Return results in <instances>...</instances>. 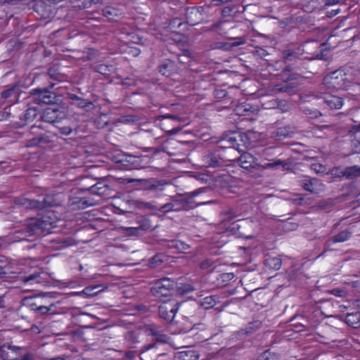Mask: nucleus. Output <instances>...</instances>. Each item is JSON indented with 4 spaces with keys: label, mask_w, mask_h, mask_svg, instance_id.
<instances>
[{
    "label": "nucleus",
    "mask_w": 360,
    "mask_h": 360,
    "mask_svg": "<svg viewBox=\"0 0 360 360\" xmlns=\"http://www.w3.org/2000/svg\"><path fill=\"white\" fill-rule=\"evenodd\" d=\"M23 305L37 315L57 314L56 303L46 294H38L23 299Z\"/></svg>",
    "instance_id": "f257e3e1"
},
{
    "label": "nucleus",
    "mask_w": 360,
    "mask_h": 360,
    "mask_svg": "<svg viewBox=\"0 0 360 360\" xmlns=\"http://www.w3.org/2000/svg\"><path fill=\"white\" fill-rule=\"evenodd\" d=\"M352 81L347 73L342 69L336 70L326 75L323 79V85L326 91L348 90Z\"/></svg>",
    "instance_id": "f03ea898"
},
{
    "label": "nucleus",
    "mask_w": 360,
    "mask_h": 360,
    "mask_svg": "<svg viewBox=\"0 0 360 360\" xmlns=\"http://www.w3.org/2000/svg\"><path fill=\"white\" fill-rule=\"evenodd\" d=\"M233 151L234 148L231 147H226L224 149L217 150L204 155L202 161L208 167L222 168L228 165L226 164L227 162L233 160V159H231L227 155L228 153Z\"/></svg>",
    "instance_id": "7ed1b4c3"
},
{
    "label": "nucleus",
    "mask_w": 360,
    "mask_h": 360,
    "mask_svg": "<svg viewBox=\"0 0 360 360\" xmlns=\"http://www.w3.org/2000/svg\"><path fill=\"white\" fill-rule=\"evenodd\" d=\"M175 286L174 280L163 277L153 282L150 292L153 297L158 299L167 297L173 295Z\"/></svg>",
    "instance_id": "20e7f679"
},
{
    "label": "nucleus",
    "mask_w": 360,
    "mask_h": 360,
    "mask_svg": "<svg viewBox=\"0 0 360 360\" xmlns=\"http://www.w3.org/2000/svg\"><path fill=\"white\" fill-rule=\"evenodd\" d=\"M180 307L179 302L175 298H169L162 302L158 307V314L161 319L171 323L174 321Z\"/></svg>",
    "instance_id": "39448f33"
},
{
    "label": "nucleus",
    "mask_w": 360,
    "mask_h": 360,
    "mask_svg": "<svg viewBox=\"0 0 360 360\" xmlns=\"http://www.w3.org/2000/svg\"><path fill=\"white\" fill-rule=\"evenodd\" d=\"M44 127L41 124H33L30 129V134L32 137L27 140L25 146L27 148H33L41 146V145L46 144L51 141L49 136L44 132Z\"/></svg>",
    "instance_id": "423d86ee"
},
{
    "label": "nucleus",
    "mask_w": 360,
    "mask_h": 360,
    "mask_svg": "<svg viewBox=\"0 0 360 360\" xmlns=\"http://www.w3.org/2000/svg\"><path fill=\"white\" fill-rule=\"evenodd\" d=\"M41 120L42 122L50 123L54 126L57 123L69 121L65 112L56 105L46 108L41 116Z\"/></svg>",
    "instance_id": "0eeeda50"
},
{
    "label": "nucleus",
    "mask_w": 360,
    "mask_h": 360,
    "mask_svg": "<svg viewBox=\"0 0 360 360\" xmlns=\"http://www.w3.org/2000/svg\"><path fill=\"white\" fill-rule=\"evenodd\" d=\"M31 95L34 103L39 105H55L58 101L56 93L51 91L47 88L34 89L31 91Z\"/></svg>",
    "instance_id": "6e6552de"
},
{
    "label": "nucleus",
    "mask_w": 360,
    "mask_h": 360,
    "mask_svg": "<svg viewBox=\"0 0 360 360\" xmlns=\"http://www.w3.org/2000/svg\"><path fill=\"white\" fill-rule=\"evenodd\" d=\"M276 148L269 147L262 150L261 153V158L267 160V162H259V167L263 169H275L278 167L282 166L285 167L287 164L285 161L281 160L279 159H274L273 156L276 154Z\"/></svg>",
    "instance_id": "1a4fd4ad"
},
{
    "label": "nucleus",
    "mask_w": 360,
    "mask_h": 360,
    "mask_svg": "<svg viewBox=\"0 0 360 360\" xmlns=\"http://www.w3.org/2000/svg\"><path fill=\"white\" fill-rule=\"evenodd\" d=\"M239 215L236 214L233 210H229L224 214L223 223L226 226V229L235 232L241 233L240 228L242 224L246 223L247 219H239Z\"/></svg>",
    "instance_id": "9d476101"
},
{
    "label": "nucleus",
    "mask_w": 360,
    "mask_h": 360,
    "mask_svg": "<svg viewBox=\"0 0 360 360\" xmlns=\"http://www.w3.org/2000/svg\"><path fill=\"white\" fill-rule=\"evenodd\" d=\"M64 198L65 194L61 192L55 194H47L44 198L41 205V202L38 200H30L29 205L33 208L58 207L62 205Z\"/></svg>",
    "instance_id": "9b49d317"
},
{
    "label": "nucleus",
    "mask_w": 360,
    "mask_h": 360,
    "mask_svg": "<svg viewBox=\"0 0 360 360\" xmlns=\"http://www.w3.org/2000/svg\"><path fill=\"white\" fill-rule=\"evenodd\" d=\"M54 216L53 211H47L46 215L41 218L36 219L35 226L36 231L41 230L42 232H50V231L57 226L58 219L56 217L52 218Z\"/></svg>",
    "instance_id": "f8f14e48"
},
{
    "label": "nucleus",
    "mask_w": 360,
    "mask_h": 360,
    "mask_svg": "<svg viewBox=\"0 0 360 360\" xmlns=\"http://www.w3.org/2000/svg\"><path fill=\"white\" fill-rule=\"evenodd\" d=\"M167 32H171L177 37L176 39H174L176 41H181L183 36H184V32L188 29L187 23L181 18H174L169 20L168 26L166 27Z\"/></svg>",
    "instance_id": "ddd939ff"
},
{
    "label": "nucleus",
    "mask_w": 360,
    "mask_h": 360,
    "mask_svg": "<svg viewBox=\"0 0 360 360\" xmlns=\"http://www.w3.org/2000/svg\"><path fill=\"white\" fill-rule=\"evenodd\" d=\"M187 26H194L200 24L204 19L203 8L193 6L187 8L185 13Z\"/></svg>",
    "instance_id": "4468645a"
},
{
    "label": "nucleus",
    "mask_w": 360,
    "mask_h": 360,
    "mask_svg": "<svg viewBox=\"0 0 360 360\" xmlns=\"http://www.w3.org/2000/svg\"><path fill=\"white\" fill-rule=\"evenodd\" d=\"M8 352L1 349V356L4 360H34V355L31 352H27L25 354L17 356V353L20 350L18 347H8Z\"/></svg>",
    "instance_id": "2eb2a0df"
},
{
    "label": "nucleus",
    "mask_w": 360,
    "mask_h": 360,
    "mask_svg": "<svg viewBox=\"0 0 360 360\" xmlns=\"http://www.w3.org/2000/svg\"><path fill=\"white\" fill-rule=\"evenodd\" d=\"M94 205L93 200L86 196L71 195L69 197L68 206L72 210H84Z\"/></svg>",
    "instance_id": "dca6fc26"
},
{
    "label": "nucleus",
    "mask_w": 360,
    "mask_h": 360,
    "mask_svg": "<svg viewBox=\"0 0 360 360\" xmlns=\"http://www.w3.org/2000/svg\"><path fill=\"white\" fill-rule=\"evenodd\" d=\"M302 187L307 191L318 194L323 190V184L316 178L306 176L301 181Z\"/></svg>",
    "instance_id": "f3484780"
},
{
    "label": "nucleus",
    "mask_w": 360,
    "mask_h": 360,
    "mask_svg": "<svg viewBox=\"0 0 360 360\" xmlns=\"http://www.w3.org/2000/svg\"><path fill=\"white\" fill-rule=\"evenodd\" d=\"M333 91H326L323 93L322 98L325 104L331 110L340 109L344 103L343 98L334 95Z\"/></svg>",
    "instance_id": "a211bd4d"
},
{
    "label": "nucleus",
    "mask_w": 360,
    "mask_h": 360,
    "mask_svg": "<svg viewBox=\"0 0 360 360\" xmlns=\"http://www.w3.org/2000/svg\"><path fill=\"white\" fill-rule=\"evenodd\" d=\"M46 76L51 79L49 88H53L56 84L68 80V76L60 72L59 68L53 66L48 69Z\"/></svg>",
    "instance_id": "6ab92c4d"
},
{
    "label": "nucleus",
    "mask_w": 360,
    "mask_h": 360,
    "mask_svg": "<svg viewBox=\"0 0 360 360\" xmlns=\"http://www.w3.org/2000/svg\"><path fill=\"white\" fill-rule=\"evenodd\" d=\"M238 161L240 167L247 170L259 167L257 158L249 153H244L238 158Z\"/></svg>",
    "instance_id": "aec40b11"
},
{
    "label": "nucleus",
    "mask_w": 360,
    "mask_h": 360,
    "mask_svg": "<svg viewBox=\"0 0 360 360\" xmlns=\"http://www.w3.org/2000/svg\"><path fill=\"white\" fill-rule=\"evenodd\" d=\"M166 181L164 180H158L155 179H149L143 180L142 186L146 191L160 193L165 190Z\"/></svg>",
    "instance_id": "412c9836"
},
{
    "label": "nucleus",
    "mask_w": 360,
    "mask_h": 360,
    "mask_svg": "<svg viewBox=\"0 0 360 360\" xmlns=\"http://www.w3.org/2000/svg\"><path fill=\"white\" fill-rule=\"evenodd\" d=\"M81 191H89L91 194L101 197H106L109 195L110 188L104 182H97L89 188H81Z\"/></svg>",
    "instance_id": "4be33fe9"
},
{
    "label": "nucleus",
    "mask_w": 360,
    "mask_h": 360,
    "mask_svg": "<svg viewBox=\"0 0 360 360\" xmlns=\"http://www.w3.org/2000/svg\"><path fill=\"white\" fill-rule=\"evenodd\" d=\"M159 72L165 77H170L176 72V63L170 59L162 60L158 67Z\"/></svg>",
    "instance_id": "5701e85b"
},
{
    "label": "nucleus",
    "mask_w": 360,
    "mask_h": 360,
    "mask_svg": "<svg viewBox=\"0 0 360 360\" xmlns=\"http://www.w3.org/2000/svg\"><path fill=\"white\" fill-rule=\"evenodd\" d=\"M18 87L16 85L3 91L0 95V100H4V101H1V103L3 104L6 101H8L9 103H14L18 95Z\"/></svg>",
    "instance_id": "b1692460"
},
{
    "label": "nucleus",
    "mask_w": 360,
    "mask_h": 360,
    "mask_svg": "<svg viewBox=\"0 0 360 360\" xmlns=\"http://www.w3.org/2000/svg\"><path fill=\"white\" fill-rule=\"evenodd\" d=\"M137 224H138V226H136V227H129V228H128L127 230L131 234H134V235L140 234L141 231H145L149 230L152 227L150 219H147L146 217H141L137 221Z\"/></svg>",
    "instance_id": "393cba45"
},
{
    "label": "nucleus",
    "mask_w": 360,
    "mask_h": 360,
    "mask_svg": "<svg viewBox=\"0 0 360 360\" xmlns=\"http://www.w3.org/2000/svg\"><path fill=\"white\" fill-rule=\"evenodd\" d=\"M157 348L155 345H148L139 353L141 360H157L160 354L157 352Z\"/></svg>",
    "instance_id": "a878e982"
},
{
    "label": "nucleus",
    "mask_w": 360,
    "mask_h": 360,
    "mask_svg": "<svg viewBox=\"0 0 360 360\" xmlns=\"http://www.w3.org/2000/svg\"><path fill=\"white\" fill-rule=\"evenodd\" d=\"M262 323L259 320H255L247 325H245L243 328H240L237 333L238 335H248L255 333L256 330L259 329L262 327Z\"/></svg>",
    "instance_id": "bb28decb"
},
{
    "label": "nucleus",
    "mask_w": 360,
    "mask_h": 360,
    "mask_svg": "<svg viewBox=\"0 0 360 360\" xmlns=\"http://www.w3.org/2000/svg\"><path fill=\"white\" fill-rule=\"evenodd\" d=\"M93 68L95 72L106 77L112 75L115 71V68L114 65H107L105 63L96 65Z\"/></svg>",
    "instance_id": "cd10ccee"
},
{
    "label": "nucleus",
    "mask_w": 360,
    "mask_h": 360,
    "mask_svg": "<svg viewBox=\"0 0 360 360\" xmlns=\"http://www.w3.org/2000/svg\"><path fill=\"white\" fill-rule=\"evenodd\" d=\"M68 98L72 101L74 105L80 108H89L94 105L93 102L87 101L74 94H69Z\"/></svg>",
    "instance_id": "c85d7f7f"
},
{
    "label": "nucleus",
    "mask_w": 360,
    "mask_h": 360,
    "mask_svg": "<svg viewBox=\"0 0 360 360\" xmlns=\"http://www.w3.org/2000/svg\"><path fill=\"white\" fill-rule=\"evenodd\" d=\"M41 271L39 269H36V271L27 276L20 277L21 281L25 284L32 285L34 283H41Z\"/></svg>",
    "instance_id": "c756f323"
},
{
    "label": "nucleus",
    "mask_w": 360,
    "mask_h": 360,
    "mask_svg": "<svg viewBox=\"0 0 360 360\" xmlns=\"http://www.w3.org/2000/svg\"><path fill=\"white\" fill-rule=\"evenodd\" d=\"M345 323L354 328L360 327V313H350L345 316Z\"/></svg>",
    "instance_id": "7c9ffc66"
},
{
    "label": "nucleus",
    "mask_w": 360,
    "mask_h": 360,
    "mask_svg": "<svg viewBox=\"0 0 360 360\" xmlns=\"http://www.w3.org/2000/svg\"><path fill=\"white\" fill-rule=\"evenodd\" d=\"M352 236V232L349 230H344L334 235L330 240L333 243H343L348 240Z\"/></svg>",
    "instance_id": "2f4dec72"
},
{
    "label": "nucleus",
    "mask_w": 360,
    "mask_h": 360,
    "mask_svg": "<svg viewBox=\"0 0 360 360\" xmlns=\"http://www.w3.org/2000/svg\"><path fill=\"white\" fill-rule=\"evenodd\" d=\"M219 302V297L217 295H209L204 297L201 301V306L205 309L214 307Z\"/></svg>",
    "instance_id": "473e14b6"
},
{
    "label": "nucleus",
    "mask_w": 360,
    "mask_h": 360,
    "mask_svg": "<svg viewBox=\"0 0 360 360\" xmlns=\"http://www.w3.org/2000/svg\"><path fill=\"white\" fill-rule=\"evenodd\" d=\"M342 176H345L347 179L360 176V167L354 165L346 167L342 172Z\"/></svg>",
    "instance_id": "72a5a7b5"
},
{
    "label": "nucleus",
    "mask_w": 360,
    "mask_h": 360,
    "mask_svg": "<svg viewBox=\"0 0 360 360\" xmlns=\"http://www.w3.org/2000/svg\"><path fill=\"white\" fill-rule=\"evenodd\" d=\"M159 212L162 213H167L172 211H178L180 210V207L179 206V202L177 200H174L173 202L165 203L162 205H159Z\"/></svg>",
    "instance_id": "f704fd0d"
},
{
    "label": "nucleus",
    "mask_w": 360,
    "mask_h": 360,
    "mask_svg": "<svg viewBox=\"0 0 360 360\" xmlns=\"http://www.w3.org/2000/svg\"><path fill=\"white\" fill-rule=\"evenodd\" d=\"M11 266L8 259L0 255V278H4L11 271Z\"/></svg>",
    "instance_id": "c9c22d12"
},
{
    "label": "nucleus",
    "mask_w": 360,
    "mask_h": 360,
    "mask_svg": "<svg viewBox=\"0 0 360 360\" xmlns=\"http://www.w3.org/2000/svg\"><path fill=\"white\" fill-rule=\"evenodd\" d=\"M199 354L193 350L182 351L179 353L178 359L179 360H198Z\"/></svg>",
    "instance_id": "e433bc0d"
},
{
    "label": "nucleus",
    "mask_w": 360,
    "mask_h": 360,
    "mask_svg": "<svg viewBox=\"0 0 360 360\" xmlns=\"http://www.w3.org/2000/svg\"><path fill=\"white\" fill-rule=\"evenodd\" d=\"M124 339L131 347H134L136 344L140 342L139 333L135 330H129L126 333Z\"/></svg>",
    "instance_id": "4c0bfd02"
},
{
    "label": "nucleus",
    "mask_w": 360,
    "mask_h": 360,
    "mask_svg": "<svg viewBox=\"0 0 360 360\" xmlns=\"http://www.w3.org/2000/svg\"><path fill=\"white\" fill-rule=\"evenodd\" d=\"M110 122L109 115L107 113H101L94 120V124L98 129H103Z\"/></svg>",
    "instance_id": "58836bf2"
},
{
    "label": "nucleus",
    "mask_w": 360,
    "mask_h": 360,
    "mask_svg": "<svg viewBox=\"0 0 360 360\" xmlns=\"http://www.w3.org/2000/svg\"><path fill=\"white\" fill-rule=\"evenodd\" d=\"M302 54V53H300V49H297V50L289 49L283 51L282 56L284 59L292 60L294 59L300 58V56Z\"/></svg>",
    "instance_id": "ea45409f"
},
{
    "label": "nucleus",
    "mask_w": 360,
    "mask_h": 360,
    "mask_svg": "<svg viewBox=\"0 0 360 360\" xmlns=\"http://www.w3.org/2000/svg\"><path fill=\"white\" fill-rule=\"evenodd\" d=\"M102 11L109 20H115V17L119 15V10L112 6H105Z\"/></svg>",
    "instance_id": "a19ab883"
},
{
    "label": "nucleus",
    "mask_w": 360,
    "mask_h": 360,
    "mask_svg": "<svg viewBox=\"0 0 360 360\" xmlns=\"http://www.w3.org/2000/svg\"><path fill=\"white\" fill-rule=\"evenodd\" d=\"M352 143L356 152L360 153V124L354 129Z\"/></svg>",
    "instance_id": "79ce46f5"
},
{
    "label": "nucleus",
    "mask_w": 360,
    "mask_h": 360,
    "mask_svg": "<svg viewBox=\"0 0 360 360\" xmlns=\"http://www.w3.org/2000/svg\"><path fill=\"white\" fill-rule=\"evenodd\" d=\"M37 115V110L35 108H27L23 114V120L25 122L33 121Z\"/></svg>",
    "instance_id": "37998d69"
},
{
    "label": "nucleus",
    "mask_w": 360,
    "mask_h": 360,
    "mask_svg": "<svg viewBox=\"0 0 360 360\" xmlns=\"http://www.w3.org/2000/svg\"><path fill=\"white\" fill-rule=\"evenodd\" d=\"M257 360H279V355L267 349L259 355Z\"/></svg>",
    "instance_id": "c03bdc74"
},
{
    "label": "nucleus",
    "mask_w": 360,
    "mask_h": 360,
    "mask_svg": "<svg viewBox=\"0 0 360 360\" xmlns=\"http://www.w3.org/2000/svg\"><path fill=\"white\" fill-rule=\"evenodd\" d=\"M265 264L273 269L278 270L281 268L282 262L281 259L278 257H272L266 259L265 260Z\"/></svg>",
    "instance_id": "a18cd8bd"
},
{
    "label": "nucleus",
    "mask_w": 360,
    "mask_h": 360,
    "mask_svg": "<svg viewBox=\"0 0 360 360\" xmlns=\"http://www.w3.org/2000/svg\"><path fill=\"white\" fill-rule=\"evenodd\" d=\"M52 242L56 244L53 245V247L56 249H63L71 245L70 240L67 238H58L57 239H53Z\"/></svg>",
    "instance_id": "49530a36"
},
{
    "label": "nucleus",
    "mask_w": 360,
    "mask_h": 360,
    "mask_svg": "<svg viewBox=\"0 0 360 360\" xmlns=\"http://www.w3.org/2000/svg\"><path fill=\"white\" fill-rule=\"evenodd\" d=\"M67 122H62L60 123H57L55 127L58 129L60 134L63 135H69L72 131V129L68 124H66Z\"/></svg>",
    "instance_id": "de8ad7c7"
},
{
    "label": "nucleus",
    "mask_w": 360,
    "mask_h": 360,
    "mask_svg": "<svg viewBox=\"0 0 360 360\" xmlns=\"http://www.w3.org/2000/svg\"><path fill=\"white\" fill-rule=\"evenodd\" d=\"M235 278V275L233 273H223L219 275V278H218V281H221V283L224 285H226L228 283L233 280Z\"/></svg>",
    "instance_id": "09e8293b"
},
{
    "label": "nucleus",
    "mask_w": 360,
    "mask_h": 360,
    "mask_svg": "<svg viewBox=\"0 0 360 360\" xmlns=\"http://www.w3.org/2000/svg\"><path fill=\"white\" fill-rule=\"evenodd\" d=\"M125 52L128 53L133 57H136L140 55L141 50L139 48L136 46H127L125 50Z\"/></svg>",
    "instance_id": "8fccbe9b"
},
{
    "label": "nucleus",
    "mask_w": 360,
    "mask_h": 360,
    "mask_svg": "<svg viewBox=\"0 0 360 360\" xmlns=\"http://www.w3.org/2000/svg\"><path fill=\"white\" fill-rule=\"evenodd\" d=\"M290 131L287 127H280L277 129L276 136L279 139L285 138L289 136Z\"/></svg>",
    "instance_id": "3c124183"
},
{
    "label": "nucleus",
    "mask_w": 360,
    "mask_h": 360,
    "mask_svg": "<svg viewBox=\"0 0 360 360\" xmlns=\"http://www.w3.org/2000/svg\"><path fill=\"white\" fill-rule=\"evenodd\" d=\"M292 87L288 84H278L275 86V91L278 92H290L292 91Z\"/></svg>",
    "instance_id": "603ef678"
},
{
    "label": "nucleus",
    "mask_w": 360,
    "mask_h": 360,
    "mask_svg": "<svg viewBox=\"0 0 360 360\" xmlns=\"http://www.w3.org/2000/svg\"><path fill=\"white\" fill-rule=\"evenodd\" d=\"M235 7L233 6H224L221 10V15L224 17H229L232 15V13L234 10Z\"/></svg>",
    "instance_id": "864d4df0"
},
{
    "label": "nucleus",
    "mask_w": 360,
    "mask_h": 360,
    "mask_svg": "<svg viewBox=\"0 0 360 360\" xmlns=\"http://www.w3.org/2000/svg\"><path fill=\"white\" fill-rule=\"evenodd\" d=\"M293 202L297 205H304L307 204L305 196L302 194L297 195V198L293 199Z\"/></svg>",
    "instance_id": "5fc2aeb1"
},
{
    "label": "nucleus",
    "mask_w": 360,
    "mask_h": 360,
    "mask_svg": "<svg viewBox=\"0 0 360 360\" xmlns=\"http://www.w3.org/2000/svg\"><path fill=\"white\" fill-rule=\"evenodd\" d=\"M143 207L152 211H159V205L153 202H145Z\"/></svg>",
    "instance_id": "6e6d98bb"
},
{
    "label": "nucleus",
    "mask_w": 360,
    "mask_h": 360,
    "mask_svg": "<svg viewBox=\"0 0 360 360\" xmlns=\"http://www.w3.org/2000/svg\"><path fill=\"white\" fill-rule=\"evenodd\" d=\"M255 54L261 58L265 57L268 55V53L266 49L261 47H256L255 51Z\"/></svg>",
    "instance_id": "4d7b16f0"
},
{
    "label": "nucleus",
    "mask_w": 360,
    "mask_h": 360,
    "mask_svg": "<svg viewBox=\"0 0 360 360\" xmlns=\"http://www.w3.org/2000/svg\"><path fill=\"white\" fill-rule=\"evenodd\" d=\"M214 95L217 98H224L227 95V91L224 89H217L214 92Z\"/></svg>",
    "instance_id": "13d9d810"
},
{
    "label": "nucleus",
    "mask_w": 360,
    "mask_h": 360,
    "mask_svg": "<svg viewBox=\"0 0 360 360\" xmlns=\"http://www.w3.org/2000/svg\"><path fill=\"white\" fill-rule=\"evenodd\" d=\"M7 299L6 294L0 295V309H3L6 307Z\"/></svg>",
    "instance_id": "bf43d9fd"
},
{
    "label": "nucleus",
    "mask_w": 360,
    "mask_h": 360,
    "mask_svg": "<svg viewBox=\"0 0 360 360\" xmlns=\"http://www.w3.org/2000/svg\"><path fill=\"white\" fill-rule=\"evenodd\" d=\"M316 326L315 324L310 323L309 322H307L306 324L301 323H300V328H298V330L301 331L303 330H309L311 328Z\"/></svg>",
    "instance_id": "052dcab7"
},
{
    "label": "nucleus",
    "mask_w": 360,
    "mask_h": 360,
    "mask_svg": "<svg viewBox=\"0 0 360 360\" xmlns=\"http://www.w3.org/2000/svg\"><path fill=\"white\" fill-rule=\"evenodd\" d=\"M140 137L144 139H148L150 140V141H152V140L155 139V138L153 137V136L150 134V132L149 131H144L143 133H141Z\"/></svg>",
    "instance_id": "680f3d73"
},
{
    "label": "nucleus",
    "mask_w": 360,
    "mask_h": 360,
    "mask_svg": "<svg viewBox=\"0 0 360 360\" xmlns=\"http://www.w3.org/2000/svg\"><path fill=\"white\" fill-rule=\"evenodd\" d=\"M231 1V0H212L211 4L212 6H218L222 5L224 4L228 3Z\"/></svg>",
    "instance_id": "e2e57ef3"
},
{
    "label": "nucleus",
    "mask_w": 360,
    "mask_h": 360,
    "mask_svg": "<svg viewBox=\"0 0 360 360\" xmlns=\"http://www.w3.org/2000/svg\"><path fill=\"white\" fill-rule=\"evenodd\" d=\"M347 283L351 285L353 288H360V280H355L347 282Z\"/></svg>",
    "instance_id": "0e129e2a"
},
{
    "label": "nucleus",
    "mask_w": 360,
    "mask_h": 360,
    "mask_svg": "<svg viewBox=\"0 0 360 360\" xmlns=\"http://www.w3.org/2000/svg\"><path fill=\"white\" fill-rule=\"evenodd\" d=\"M136 356L135 351H127L125 352V357L129 360H132Z\"/></svg>",
    "instance_id": "69168bd1"
},
{
    "label": "nucleus",
    "mask_w": 360,
    "mask_h": 360,
    "mask_svg": "<svg viewBox=\"0 0 360 360\" xmlns=\"http://www.w3.org/2000/svg\"><path fill=\"white\" fill-rule=\"evenodd\" d=\"M340 0H324L326 6H333L338 4Z\"/></svg>",
    "instance_id": "338daca9"
},
{
    "label": "nucleus",
    "mask_w": 360,
    "mask_h": 360,
    "mask_svg": "<svg viewBox=\"0 0 360 360\" xmlns=\"http://www.w3.org/2000/svg\"><path fill=\"white\" fill-rule=\"evenodd\" d=\"M101 0H89V1L88 3H86L83 6L84 8H89L91 6V5L92 4H97Z\"/></svg>",
    "instance_id": "774afa93"
}]
</instances>
